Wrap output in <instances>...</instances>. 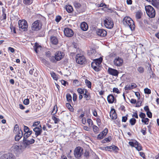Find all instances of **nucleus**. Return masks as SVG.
<instances>
[{
	"mask_svg": "<svg viewBox=\"0 0 159 159\" xmlns=\"http://www.w3.org/2000/svg\"><path fill=\"white\" fill-rule=\"evenodd\" d=\"M104 136L101 133L98 135L97 139H101L103 138Z\"/></svg>",
	"mask_w": 159,
	"mask_h": 159,
	"instance_id": "51",
	"label": "nucleus"
},
{
	"mask_svg": "<svg viewBox=\"0 0 159 159\" xmlns=\"http://www.w3.org/2000/svg\"><path fill=\"white\" fill-rule=\"evenodd\" d=\"M67 101L69 102H72V97L71 95L69 93H67L66 96Z\"/></svg>",
	"mask_w": 159,
	"mask_h": 159,
	"instance_id": "32",
	"label": "nucleus"
},
{
	"mask_svg": "<svg viewBox=\"0 0 159 159\" xmlns=\"http://www.w3.org/2000/svg\"><path fill=\"white\" fill-rule=\"evenodd\" d=\"M65 8L66 11L69 13L72 12L73 10L72 7L70 5L66 6Z\"/></svg>",
	"mask_w": 159,
	"mask_h": 159,
	"instance_id": "29",
	"label": "nucleus"
},
{
	"mask_svg": "<svg viewBox=\"0 0 159 159\" xmlns=\"http://www.w3.org/2000/svg\"><path fill=\"white\" fill-rule=\"evenodd\" d=\"M50 74L51 75V77L54 80H58V78L55 72L53 71L51 72H50Z\"/></svg>",
	"mask_w": 159,
	"mask_h": 159,
	"instance_id": "28",
	"label": "nucleus"
},
{
	"mask_svg": "<svg viewBox=\"0 0 159 159\" xmlns=\"http://www.w3.org/2000/svg\"><path fill=\"white\" fill-rule=\"evenodd\" d=\"M138 151H140L142 150V147L141 146L140 144L138 142V144H136V145L134 147Z\"/></svg>",
	"mask_w": 159,
	"mask_h": 159,
	"instance_id": "35",
	"label": "nucleus"
},
{
	"mask_svg": "<svg viewBox=\"0 0 159 159\" xmlns=\"http://www.w3.org/2000/svg\"><path fill=\"white\" fill-rule=\"evenodd\" d=\"M91 67L96 71H98L101 70V67L98 65L96 63L93 61L91 63Z\"/></svg>",
	"mask_w": 159,
	"mask_h": 159,
	"instance_id": "18",
	"label": "nucleus"
},
{
	"mask_svg": "<svg viewBox=\"0 0 159 159\" xmlns=\"http://www.w3.org/2000/svg\"><path fill=\"white\" fill-rule=\"evenodd\" d=\"M144 93L146 94H150L151 93V90L150 89L148 88H145L144 89Z\"/></svg>",
	"mask_w": 159,
	"mask_h": 159,
	"instance_id": "49",
	"label": "nucleus"
},
{
	"mask_svg": "<svg viewBox=\"0 0 159 159\" xmlns=\"http://www.w3.org/2000/svg\"><path fill=\"white\" fill-rule=\"evenodd\" d=\"M128 116V115L127 114L125 116H123L122 117V121L124 122H126L127 120Z\"/></svg>",
	"mask_w": 159,
	"mask_h": 159,
	"instance_id": "50",
	"label": "nucleus"
},
{
	"mask_svg": "<svg viewBox=\"0 0 159 159\" xmlns=\"http://www.w3.org/2000/svg\"><path fill=\"white\" fill-rule=\"evenodd\" d=\"M80 28L82 30L86 31L88 29V25L86 22H83L80 25Z\"/></svg>",
	"mask_w": 159,
	"mask_h": 159,
	"instance_id": "22",
	"label": "nucleus"
},
{
	"mask_svg": "<svg viewBox=\"0 0 159 159\" xmlns=\"http://www.w3.org/2000/svg\"><path fill=\"white\" fill-rule=\"evenodd\" d=\"M108 131V129L107 128H105L104 130L101 133L103 134L104 136H105L107 134Z\"/></svg>",
	"mask_w": 159,
	"mask_h": 159,
	"instance_id": "47",
	"label": "nucleus"
},
{
	"mask_svg": "<svg viewBox=\"0 0 159 159\" xmlns=\"http://www.w3.org/2000/svg\"><path fill=\"white\" fill-rule=\"evenodd\" d=\"M89 155V152L87 150H85L84 153V156L87 159H88Z\"/></svg>",
	"mask_w": 159,
	"mask_h": 159,
	"instance_id": "39",
	"label": "nucleus"
},
{
	"mask_svg": "<svg viewBox=\"0 0 159 159\" xmlns=\"http://www.w3.org/2000/svg\"><path fill=\"white\" fill-rule=\"evenodd\" d=\"M96 33L98 35L101 37H105L107 34V32L105 30L102 29H97Z\"/></svg>",
	"mask_w": 159,
	"mask_h": 159,
	"instance_id": "13",
	"label": "nucleus"
},
{
	"mask_svg": "<svg viewBox=\"0 0 159 159\" xmlns=\"http://www.w3.org/2000/svg\"><path fill=\"white\" fill-rule=\"evenodd\" d=\"M16 134L15 137V140L16 141H19V140L22 137L23 133L22 130H20L18 132L15 133Z\"/></svg>",
	"mask_w": 159,
	"mask_h": 159,
	"instance_id": "17",
	"label": "nucleus"
},
{
	"mask_svg": "<svg viewBox=\"0 0 159 159\" xmlns=\"http://www.w3.org/2000/svg\"><path fill=\"white\" fill-rule=\"evenodd\" d=\"M18 24L20 30L22 31H25L27 30V28L28 27L27 23L25 20H19Z\"/></svg>",
	"mask_w": 159,
	"mask_h": 159,
	"instance_id": "4",
	"label": "nucleus"
},
{
	"mask_svg": "<svg viewBox=\"0 0 159 159\" xmlns=\"http://www.w3.org/2000/svg\"><path fill=\"white\" fill-rule=\"evenodd\" d=\"M129 145L132 147H135V146L136 145V144H138V142L135 140L134 142H129Z\"/></svg>",
	"mask_w": 159,
	"mask_h": 159,
	"instance_id": "37",
	"label": "nucleus"
},
{
	"mask_svg": "<svg viewBox=\"0 0 159 159\" xmlns=\"http://www.w3.org/2000/svg\"><path fill=\"white\" fill-rule=\"evenodd\" d=\"M83 153V149L80 147H76L74 150V156L77 159L80 158Z\"/></svg>",
	"mask_w": 159,
	"mask_h": 159,
	"instance_id": "3",
	"label": "nucleus"
},
{
	"mask_svg": "<svg viewBox=\"0 0 159 159\" xmlns=\"http://www.w3.org/2000/svg\"><path fill=\"white\" fill-rule=\"evenodd\" d=\"M33 131L35 133V137H32L33 138H35L37 136L40 135L42 132V129H39L38 127H35Z\"/></svg>",
	"mask_w": 159,
	"mask_h": 159,
	"instance_id": "19",
	"label": "nucleus"
},
{
	"mask_svg": "<svg viewBox=\"0 0 159 159\" xmlns=\"http://www.w3.org/2000/svg\"><path fill=\"white\" fill-rule=\"evenodd\" d=\"M34 48L35 52L37 53H38L39 52V49L41 50V46L39 44L37 43H35L34 46Z\"/></svg>",
	"mask_w": 159,
	"mask_h": 159,
	"instance_id": "23",
	"label": "nucleus"
},
{
	"mask_svg": "<svg viewBox=\"0 0 159 159\" xmlns=\"http://www.w3.org/2000/svg\"><path fill=\"white\" fill-rule=\"evenodd\" d=\"M112 138L111 136L109 137L108 138H105L102 141V143H105L106 142H109L111 141Z\"/></svg>",
	"mask_w": 159,
	"mask_h": 159,
	"instance_id": "30",
	"label": "nucleus"
},
{
	"mask_svg": "<svg viewBox=\"0 0 159 159\" xmlns=\"http://www.w3.org/2000/svg\"><path fill=\"white\" fill-rule=\"evenodd\" d=\"M61 19V16H56L55 20L56 22H59L60 21Z\"/></svg>",
	"mask_w": 159,
	"mask_h": 159,
	"instance_id": "53",
	"label": "nucleus"
},
{
	"mask_svg": "<svg viewBox=\"0 0 159 159\" xmlns=\"http://www.w3.org/2000/svg\"><path fill=\"white\" fill-rule=\"evenodd\" d=\"M139 116L141 118H142V119H143L145 117L146 115L144 113L141 112L139 115Z\"/></svg>",
	"mask_w": 159,
	"mask_h": 159,
	"instance_id": "56",
	"label": "nucleus"
},
{
	"mask_svg": "<svg viewBox=\"0 0 159 159\" xmlns=\"http://www.w3.org/2000/svg\"><path fill=\"white\" fill-rule=\"evenodd\" d=\"M147 115L148 116L149 118H151L152 116V112L150 111H147V112L146 113Z\"/></svg>",
	"mask_w": 159,
	"mask_h": 159,
	"instance_id": "58",
	"label": "nucleus"
},
{
	"mask_svg": "<svg viewBox=\"0 0 159 159\" xmlns=\"http://www.w3.org/2000/svg\"><path fill=\"white\" fill-rule=\"evenodd\" d=\"M50 41L51 43L54 45H57L58 43V40L56 37L53 36L50 38Z\"/></svg>",
	"mask_w": 159,
	"mask_h": 159,
	"instance_id": "24",
	"label": "nucleus"
},
{
	"mask_svg": "<svg viewBox=\"0 0 159 159\" xmlns=\"http://www.w3.org/2000/svg\"><path fill=\"white\" fill-rule=\"evenodd\" d=\"M39 59L45 65L47 64L48 61L44 58L42 57H40Z\"/></svg>",
	"mask_w": 159,
	"mask_h": 159,
	"instance_id": "48",
	"label": "nucleus"
},
{
	"mask_svg": "<svg viewBox=\"0 0 159 159\" xmlns=\"http://www.w3.org/2000/svg\"><path fill=\"white\" fill-rule=\"evenodd\" d=\"M107 100L109 103L111 104L116 102V98L112 94H110L107 97Z\"/></svg>",
	"mask_w": 159,
	"mask_h": 159,
	"instance_id": "16",
	"label": "nucleus"
},
{
	"mask_svg": "<svg viewBox=\"0 0 159 159\" xmlns=\"http://www.w3.org/2000/svg\"><path fill=\"white\" fill-rule=\"evenodd\" d=\"M30 135H30L29 133H24V134L23 139H27L30 136Z\"/></svg>",
	"mask_w": 159,
	"mask_h": 159,
	"instance_id": "52",
	"label": "nucleus"
},
{
	"mask_svg": "<svg viewBox=\"0 0 159 159\" xmlns=\"http://www.w3.org/2000/svg\"><path fill=\"white\" fill-rule=\"evenodd\" d=\"M71 48H72L73 50H74L73 53H75L77 51V47L75 46V45H74V46L72 47Z\"/></svg>",
	"mask_w": 159,
	"mask_h": 159,
	"instance_id": "63",
	"label": "nucleus"
},
{
	"mask_svg": "<svg viewBox=\"0 0 159 159\" xmlns=\"http://www.w3.org/2000/svg\"><path fill=\"white\" fill-rule=\"evenodd\" d=\"M136 120L134 118H132L129 120V123L132 125H133L136 123Z\"/></svg>",
	"mask_w": 159,
	"mask_h": 159,
	"instance_id": "36",
	"label": "nucleus"
},
{
	"mask_svg": "<svg viewBox=\"0 0 159 159\" xmlns=\"http://www.w3.org/2000/svg\"><path fill=\"white\" fill-rule=\"evenodd\" d=\"M124 25L126 27H129L132 31L134 30L135 25L134 21L129 16H126L123 20Z\"/></svg>",
	"mask_w": 159,
	"mask_h": 159,
	"instance_id": "1",
	"label": "nucleus"
},
{
	"mask_svg": "<svg viewBox=\"0 0 159 159\" xmlns=\"http://www.w3.org/2000/svg\"><path fill=\"white\" fill-rule=\"evenodd\" d=\"M64 32L65 36L69 37L72 36L74 34L73 30L68 28H65Z\"/></svg>",
	"mask_w": 159,
	"mask_h": 159,
	"instance_id": "11",
	"label": "nucleus"
},
{
	"mask_svg": "<svg viewBox=\"0 0 159 159\" xmlns=\"http://www.w3.org/2000/svg\"><path fill=\"white\" fill-rule=\"evenodd\" d=\"M52 119L54 121L55 124L57 123L60 121V119L55 116H52Z\"/></svg>",
	"mask_w": 159,
	"mask_h": 159,
	"instance_id": "43",
	"label": "nucleus"
},
{
	"mask_svg": "<svg viewBox=\"0 0 159 159\" xmlns=\"http://www.w3.org/2000/svg\"><path fill=\"white\" fill-rule=\"evenodd\" d=\"M137 70L140 73H143L144 71V68L142 66H139L137 68Z\"/></svg>",
	"mask_w": 159,
	"mask_h": 159,
	"instance_id": "42",
	"label": "nucleus"
},
{
	"mask_svg": "<svg viewBox=\"0 0 159 159\" xmlns=\"http://www.w3.org/2000/svg\"><path fill=\"white\" fill-rule=\"evenodd\" d=\"M104 24L105 26L108 29L112 28L114 26V22L112 19L109 17L106 18L104 20Z\"/></svg>",
	"mask_w": 159,
	"mask_h": 159,
	"instance_id": "5",
	"label": "nucleus"
},
{
	"mask_svg": "<svg viewBox=\"0 0 159 159\" xmlns=\"http://www.w3.org/2000/svg\"><path fill=\"white\" fill-rule=\"evenodd\" d=\"M40 121H37L34 122L33 125H32V127H37V126L38 125H39L40 124Z\"/></svg>",
	"mask_w": 159,
	"mask_h": 159,
	"instance_id": "62",
	"label": "nucleus"
},
{
	"mask_svg": "<svg viewBox=\"0 0 159 159\" xmlns=\"http://www.w3.org/2000/svg\"><path fill=\"white\" fill-rule=\"evenodd\" d=\"M87 122L89 124V125H92L93 124V122L90 119H88L87 120Z\"/></svg>",
	"mask_w": 159,
	"mask_h": 159,
	"instance_id": "54",
	"label": "nucleus"
},
{
	"mask_svg": "<svg viewBox=\"0 0 159 159\" xmlns=\"http://www.w3.org/2000/svg\"><path fill=\"white\" fill-rule=\"evenodd\" d=\"M23 3L26 5H30L31 4L33 1L31 0H23Z\"/></svg>",
	"mask_w": 159,
	"mask_h": 159,
	"instance_id": "33",
	"label": "nucleus"
},
{
	"mask_svg": "<svg viewBox=\"0 0 159 159\" xmlns=\"http://www.w3.org/2000/svg\"><path fill=\"white\" fill-rule=\"evenodd\" d=\"M41 28V24L39 20L35 21L32 25L31 29L33 30L38 31L40 30Z\"/></svg>",
	"mask_w": 159,
	"mask_h": 159,
	"instance_id": "8",
	"label": "nucleus"
},
{
	"mask_svg": "<svg viewBox=\"0 0 159 159\" xmlns=\"http://www.w3.org/2000/svg\"><path fill=\"white\" fill-rule=\"evenodd\" d=\"M145 10L148 16L150 18L154 17L155 16V11L154 8L151 6H145Z\"/></svg>",
	"mask_w": 159,
	"mask_h": 159,
	"instance_id": "2",
	"label": "nucleus"
},
{
	"mask_svg": "<svg viewBox=\"0 0 159 159\" xmlns=\"http://www.w3.org/2000/svg\"><path fill=\"white\" fill-rule=\"evenodd\" d=\"M77 91L79 94H84V89H82L81 88H78L77 89Z\"/></svg>",
	"mask_w": 159,
	"mask_h": 159,
	"instance_id": "46",
	"label": "nucleus"
},
{
	"mask_svg": "<svg viewBox=\"0 0 159 159\" xmlns=\"http://www.w3.org/2000/svg\"><path fill=\"white\" fill-rule=\"evenodd\" d=\"M142 13L140 11H138L136 13V17L137 19H140L141 17Z\"/></svg>",
	"mask_w": 159,
	"mask_h": 159,
	"instance_id": "38",
	"label": "nucleus"
},
{
	"mask_svg": "<svg viewBox=\"0 0 159 159\" xmlns=\"http://www.w3.org/2000/svg\"><path fill=\"white\" fill-rule=\"evenodd\" d=\"M10 28L12 31H13L14 33H16L15 28L14 26H13V25H12L11 24Z\"/></svg>",
	"mask_w": 159,
	"mask_h": 159,
	"instance_id": "55",
	"label": "nucleus"
},
{
	"mask_svg": "<svg viewBox=\"0 0 159 159\" xmlns=\"http://www.w3.org/2000/svg\"><path fill=\"white\" fill-rule=\"evenodd\" d=\"M0 159H16V157L12 153H8L2 155L0 157Z\"/></svg>",
	"mask_w": 159,
	"mask_h": 159,
	"instance_id": "9",
	"label": "nucleus"
},
{
	"mask_svg": "<svg viewBox=\"0 0 159 159\" xmlns=\"http://www.w3.org/2000/svg\"><path fill=\"white\" fill-rule=\"evenodd\" d=\"M66 107L70 111H73V108L70 103H66Z\"/></svg>",
	"mask_w": 159,
	"mask_h": 159,
	"instance_id": "34",
	"label": "nucleus"
},
{
	"mask_svg": "<svg viewBox=\"0 0 159 159\" xmlns=\"http://www.w3.org/2000/svg\"><path fill=\"white\" fill-rule=\"evenodd\" d=\"M110 116L111 118L113 120H115L117 118V116L114 109L112 108L111 109L110 112Z\"/></svg>",
	"mask_w": 159,
	"mask_h": 159,
	"instance_id": "21",
	"label": "nucleus"
},
{
	"mask_svg": "<svg viewBox=\"0 0 159 159\" xmlns=\"http://www.w3.org/2000/svg\"><path fill=\"white\" fill-rule=\"evenodd\" d=\"M21 150L20 147L19 146L15 145L14 147L13 151L15 153H17Z\"/></svg>",
	"mask_w": 159,
	"mask_h": 159,
	"instance_id": "26",
	"label": "nucleus"
},
{
	"mask_svg": "<svg viewBox=\"0 0 159 159\" xmlns=\"http://www.w3.org/2000/svg\"><path fill=\"white\" fill-rule=\"evenodd\" d=\"M64 56V54L63 52L61 51H58L55 54V59L57 61L61 60Z\"/></svg>",
	"mask_w": 159,
	"mask_h": 159,
	"instance_id": "14",
	"label": "nucleus"
},
{
	"mask_svg": "<svg viewBox=\"0 0 159 159\" xmlns=\"http://www.w3.org/2000/svg\"><path fill=\"white\" fill-rule=\"evenodd\" d=\"M148 71L150 75V78L152 77L151 75H152V76H153V75L154 74L153 72L152 68L151 67H149L148 68Z\"/></svg>",
	"mask_w": 159,
	"mask_h": 159,
	"instance_id": "45",
	"label": "nucleus"
},
{
	"mask_svg": "<svg viewBox=\"0 0 159 159\" xmlns=\"http://www.w3.org/2000/svg\"><path fill=\"white\" fill-rule=\"evenodd\" d=\"M123 59L119 57H118L115 58L113 61L114 65L117 66H120L123 64Z\"/></svg>",
	"mask_w": 159,
	"mask_h": 159,
	"instance_id": "12",
	"label": "nucleus"
},
{
	"mask_svg": "<svg viewBox=\"0 0 159 159\" xmlns=\"http://www.w3.org/2000/svg\"><path fill=\"white\" fill-rule=\"evenodd\" d=\"M111 150H109V151L111 152H114L115 153H117L119 150V148L115 145H111Z\"/></svg>",
	"mask_w": 159,
	"mask_h": 159,
	"instance_id": "25",
	"label": "nucleus"
},
{
	"mask_svg": "<svg viewBox=\"0 0 159 159\" xmlns=\"http://www.w3.org/2000/svg\"><path fill=\"white\" fill-rule=\"evenodd\" d=\"M133 117H135L136 118L138 119V112L136 111H135L133 115H132Z\"/></svg>",
	"mask_w": 159,
	"mask_h": 159,
	"instance_id": "60",
	"label": "nucleus"
},
{
	"mask_svg": "<svg viewBox=\"0 0 159 159\" xmlns=\"http://www.w3.org/2000/svg\"><path fill=\"white\" fill-rule=\"evenodd\" d=\"M93 130L95 134H97L98 132L99 128L96 125H93Z\"/></svg>",
	"mask_w": 159,
	"mask_h": 159,
	"instance_id": "40",
	"label": "nucleus"
},
{
	"mask_svg": "<svg viewBox=\"0 0 159 159\" xmlns=\"http://www.w3.org/2000/svg\"><path fill=\"white\" fill-rule=\"evenodd\" d=\"M137 87V85L134 83H132L131 85H127L125 87V90H130L133 89Z\"/></svg>",
	"mask_w": 159,
	"mask_h": 159,
	"instance_id": "20",
	"label": "nucleus"
},
{
	"mask_svg": "<svg viewBox=\"0 0 159 159\" xmlns=\"http://www.w3.org/2000/svg\"><path fill=\"white\" fill-rule=\"evenodd\" d=\"M76 61L77 63L80 65H83L86 62L85 57L83 55L79 54L76 55Z\"/></svg>",
	"mask_w": 159,
	"mask_h": 159,
	"instance_id": "7",
	"label": "nucleus"
},
{
	"mask_svg": "<svg viewBox=\"0 0 159 159\" xmlns=\"http://www.w3.org/2000/svg\"><path fill=\"white\" fill-rule=\"evenodd\" d=\"M74 6L79 13L84 12L85 11L86 7L84 4L81 5L79 3L75 2L74 3Z\"/></svg>",
	"mask_w": 159,
	"mask_h": 159,
	"instance_id": "6",
	"label": "nucleus"
},
{
	"mask_svg": "<svg viewBox=\"0 0 159 159\" xmlns=\"http://www.w3.org/2000/svg\"><path fill=\"white\" fill-rule=\"evenodd\" d=\"M24 104L25 105H28L29 103V100L27 98L24 100L23 102Z\"/></svg>",
	"mask_w": 159,
	"mask_h": 159,
	"instance_id": "59",
	"label": "nucleus"
},
{
	"mask_svg": "<svg viewBox=\"0 0 159 159\" xmlns=\"http://www.w3.org/2000/svg\"><path fill=\"white\" fill-rule=\"evenodd\" d=\"M8 50L12 53L14 52L15 51L14 48L11 47H9L8 48Z\"/></svg>",
	"mask_w": 159,
	"mask_h": 159,
	"instance_id": "64",
	"label": "nucleus"
},
{
	"mask_svg": "<svg viewBox=\"0 0 159 159\" xmlns=\"http://www.w3.org/2000/svg\"><path fill=\"white\" fill-rule=\"evenodd\" d=\"M113 92L115 93H120V92L118 88H114L113 89Z\"/></svg>",
	"mask_w": 159,
	"mask_h": 159,
	"instance_id": "61",
	"label": "nucleus"
},
{
	"mask_svg": "<svg viewBox=\"0 0 159 159\" xmlns=\"http://www.w3.org/2000/svg\"><path fill=\"white\" fill-rule=\"evenodd\" d=\"M35 142V140L33 139H23L22 142V145L23 146L26 148L29 146L30 144H32Z\"/></svg>",
	"mask_w": 159,
	"mask_h": 159,
	"instance_id": "10",
	"label": "nucleus"
},
{
	"mask_svg": "<svg viewBox=\"0 0 159 159\" xmlns=\"http://www.w3.org/2000/svg\"><path fill=\"white\" fill-rule=\"evenodd\" d=\"M146 127L144 128L141 130V132L142 133L143 135H145L146 134Z\"/></svg>",
	"mask_w": 159,
	"mask_h": 159,
	"instance_id": "57",
	"label": "nucleus"
},
{
	"mask_svg": "<svg viewBox=\"0 0 159 159\" xmlns=\"http://www.w3.org/2000/svg\"><path fill=\"white\" fill-rule=\"evenodd\" d=\"M85 82L86 85L89 88H91V83L90 81L87 79H86Z\"/></svg>",
	"mask_w": 159,
	"mask_h": 159,
	"instance_id": "31",
	"label": "nucleus"
},
{
	"mask_svg": "<svg viewBox=\"0 0 159 159\" xmlns=\"http://www.w3.org/2000/svg\"><path fill=\"white\" fill-rule=\"evenodd\" d=\"M102 60V57H100L98 59H97L94 60L93 62L97 64L98 65H100L101 64Z\"/></svg>",
	"mask_w": 159,
	"mask_h": 159,
	"instance_id": "27",
	"label": "nucleus"
},
{
	"mask_svg": "<svg viewBox=\"0 0 159 159\" xmlns=\"http://www.w3.org/2000/svg\"><path fill=\"white\" fill-rule=\"evenodd\" d=\"M108 73L111 75L114 76H117L119 72L117 70L111 68H109L108 70Z\"/></svg>",
	"mask_w": 159,
	"mask_h": 159,
	"instance_id": "15",
	"label": "nucleus"
},
{
	"mask_svg": "<svg viewBox=\"0 0 159 159\" xmlns=\"http://www.w3.org/2000/svg\"><path fill=\"white\" fill-rule=\"evenodd\" d=\"M84 98H86V100H88L90 99L91 97L89 93L87 94L84 93Z\"/></svg>",
	"mask_w": 159,
	"mask_h": 159,
	"instance_id": "44",
	"label": "nucleus"
},
{
	"mask_svg": "<svg viewBox=\"0 0 159 159\" xmlns=\"http://www.w3.org/2000/svg\"><path fill=\"white\" fill-rule=\"evenodd\" d=\"M149 120V119L148 118H145L142 120V122L144 123V124L145 125H148V124Z\"/></svg>",
	"mask_w": 159,
	"mask_h": 159,
	"instance_id": "41",
	"label": "nucleus"
}]
</instances>
